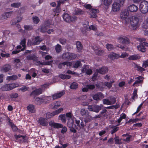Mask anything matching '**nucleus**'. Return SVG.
<instances>
[{"instance_id": "49530a36", "label": "nucleus", "mask_w": 148, "mask_h": 148, "mask_svg": "<svg viewBox=\"0 0 148 148\" xmlns=\"http://www.w3.org/2000/svg\"><path fill=\"white\" fill-rule=\"evenodd\" d=\"M55 48L56 51L57 53H59L61 51V46L59 44L55 46Z\"/></svg>"}, {"instance_id": "13d9d810", "label": "nucleus", "mask_w": 148, "mask_h": 148, "mask_svg": "<svg viewBox=\"0 0 148 148\" xmlns=\"http://www.w3.org/2000/svg\"><path fill=\"white\" fill-rule=\"evenodd\" d=\"M63 66L66 65L67 66H70L73 65V62H65L62 63Z\"/></svg>"}, {"instance_id": "39448f33", "label": "nucleus", "mask_w": 148, "mask_h": 148, "mask_svg": "<svg viewBox=\"0 0 148 148\" xmlns=\"http://www.w3.org/2000/svg\"><path fill=\"white\" fill-rule=\"evenodd\" d=\"M48 86V85L44 84L41 86V88L36 89L32 92L30 94L31 96L38 95L41 94L43 91Z\"/></svg>"}, {"instance_id": "a211bd4d", "label": "nucleus", "mask_w": 148, "mask_h": 148, "mask_svg": "<svg viewBox=\"0 0 148 148\" xmlns=\"http://www.w3.org/2000/svg\"><path fill=\"white\" fill-rule=\"evenodd\" d=\"M49 125L51 127L55 128H59L62 127L63 125L62 124L54 122L52 121L50 122L49 123Z\"/></svg>"}, {"instance_id": "f3484780", "label": "nucleus", "mask_w": 148, "mask_h": 148, "mask_svg": "<svg viewBox=\"0 0 148 148\" xmlns=\"http://www.w3.org/2000/svg\"><path fill=\"white\" fill-rule=\"evenodd\" d=\"M148 46V43L143 42L137 46V49L140 51L142 52H145L146 51V49L145 47V46Z\"/></svg>"}, {"instance_id": "f704fd0d", "label": "nucleus", "mask_w": 148, "mask_h": 148, "mask_svg": "<svg viewBox=\"0 0 148 148\" xmlns=\"http://www.w3.org/2000/svg\"><path fill=\"white\" fill-rule=\"evenodd\" d=\"M25 42L26 39L25 38H24L21 41L20 43V45H22V47H23V48H22L21 50V51H23L25 49Z\"/></svg>"}, {"instance_id": "1a4fd4ad", "label": "nucleus", "mask_w": 148, "mask_h": 148, "mask_svg": "<svg viewBox=\"0 0 148 148\" xmlns=\"http://www.w3.org/2000/svg\"><path fill=\"white\" fill-rule=\"evenodd\" d=\"M64 20L67 22H74L76 20L77 18L75 16L71 17L69 14L67 13H65L63 16Z\"/></svg>"}, {"instance_id": "423d86ee", "label": "nucleus", "mask_w": 148, "mask_h": 148, "mask_svg": "<svg viewBox=\"0 0 148 148\" xmlns=\"http://www.w3.org/2000/svg\"><path fill=\"white\" fill-rule=\"evenodd\" d=\"M108 71V68L106 67H103L99 69H97L96 70V72L92 77V80L94 81L97 78V73H99L101 74H104L106 73Z\"/></svg>"}, {"instance_id": "cd10ccee", "label": "nucleus", "mask_w": 148, "mask_h": 148, "mask_svg": "<svg viewBox=\"0 0 148 148\" xmlns=\"http://www.w3.org/2000/svg\"><path fill=\"white\" fill-rule=\"evenodd\" d=\"M103 106L102 104H101L100 106L94 105L93 111L96 113H98L101 109V107Z\"/></svg>"}, {"instance_id": "f8f14e48", "label": "nucleus", "mask_w": 148, "mask_h": 148, "mask_svg": "<svg viewBox=\"0 0 148 148\" xmlns=\"http://www.w3.org/2000/svg\"><path fill=\"white\" fill-rule=\"evenodd\" d=\"M122 6L120 4L114 1L112 6L111 12H116L120 10L121 7Z\"/></svg>"}, {"instance_id": "58836bf2", "label": "nucleus", "mask_w": 148, "mask_h": 148, "mask_svg": "<svg viewBox=\"0 0 148 148\" xmlns=\"http://www.w3.org/2000/svg\"><path fill=\"white\" fill-rule=\"evenodd\" d=\"M11 69V67L9 65H6L3 66L2 69V71L5 72H7Z\"/></svg>"}, {"instance_id": "72a5a7b5", "label": "nucleus", "mask_w": 148, "mask_h": 148, "mask_svg": "<svg viewBox=\"0 0 148 148\" xmlns=\"http://www.w3.org/2000/svg\"><path fill=\"white\" fill-rule=\"evenodd\" d=\"M26 58L28 60H34L36 59L37 57L34 55L30 54L28 55Z\"/></svg>"}, {"instance_id": "4c0bfd02", "label": "nucleus", "mask_w": 148, "mask_h": 148, "mask_svg": "<svg viewBox=\"0 0 148 148\" xmlns=\"http://www.w3.org/2000/svg\"><path fill=\"white\" fill-rule=\"evenodd\" d=\"M3 37L4 38V40H6V38L8 35L10 33V32L8 30H4L3 32Z\"/></svg>"}, {"instance_id": "6ab92c4d", "label": "nucleus", "mask_w": 148, "mask_h": 148, "mask_svg": "<svg viewBox=\"0 0 148 148\" xmlns=\"http://www.w3.org/2000/svg\"><path fill=\"white\" fill-rule=\"evenodd\" d=\"M27 110L30 112L35 113L36 112L35 106L33 104H30L28 105L27 107Z\"/></svg>"}, {"instance_id": "bb28decb", "label": "nucleus", "mask_w": 148, "mask_h": 148, "mask_svg": "<svg viewBox=\"0 0 148 148\" xmlns=\"http://www.w3.org/2000/svg\"><path fill=\"white\" fill-rule=\"evenodd\" d=\"M83 60H79L73 62V67L75 68H77L80 66H82L81 62L82 61H83Z\"/></svg>"}, {"instance_id": "b1692460", "label": "nucleus", "mask_w": 148, "mask_h": 148, "mask_svg": "<svg viewBox=\"0 0 148 148\" xmlns=\"http://www.w3.org/2000/svg\"><path fill=\"white\" fill-rule=\"evenodd\" d=\"M39 122L40 124L43 126L47 125L48 124L47 119L43 118H40L39 119Z\"/></svg>"}, {"instance_id": "e433bc0d", "label": "nucleus", "mask_w": 148, "mask_h": 148, "mask_svg": "<svg viewBox=\"0 0 148 148\" xmlns=\"http://www.w3.org/2000/svg\"><path fill=\"white\" fill-rule=\"evenodd\" d=\"M59 77L61 79H68L70 78L71 76L67 75H64V74H60L59 75Z\"/></svg>"}, {"instance_id": "de8ad7c7", "label": "nucleus", "mask_w": 148, "mask_h": 148, "mask_svg": "<svg viewBox=\"0 0 148 148\" xmlns=\"http://www.w3.org/2000/svg\"><path fill=\"white\" fill-rule=\"evenodd\" d=\"M21 5V3H14L11 4L10 5L11 7L18 8Z\"/></svg>"}, {"instance_id": "5701e85b", "label": "nucleus", "mask_w": 148, "mask_h": 148, "mask_svg": "<svg viewBox=\"0 0 148 148\" xmlns=\"http://www.w3.org/2000/svg\"><path fill=\"white\" fill-rule=\"evenodd\" d=\"M65 94L64 92L62 91L60 92H58L54 94L53 96V99L59 98L61 97Z\"/></svg>"}, {"instance_id": "dca6fc26", "label": "nucleus", "mask_w": 148, "mask_h": 148, "mask_svg": "<svg viewBox=\"0 0 148 148\" xmlns=\"http://www.w3.org/2000/svg\"><path fill=\"white\" fill-rule=\"evenodd\" d=\"M117 40L118 42L122 44H128L129 43V40L125 36H121L119 37L118 39Z\"/></svg>"}, {"instance_id": "bf43d9fd", "label": "nucleus", "mask_w": 148, "mask_h": 148, "mask_svg": "<svg viewBox=\"0 0 148 148\" xmlns=\"http://www.w3.org/2000/svg\"><path fill=\"white\" fill-rule=\"evenodd\" d=\"M54 114L53 112L52 113H50L49 112H47L46 114V116L47 118H50L53 116H54Z\"/></svg>"}, {"instance_id": "ea45409f", "label": "nucleus", "mask_w": 148, "mask_h": 148, "mask_svg": "<svg viewBox=\"0 0 148 148\" xmlns=\"http://www.w3.org/2000/svg\"><path fill=\"white\" fill-rule=\"evenodd\" d=\"M110 128L112 129L111 132L112 134L114 133L119 129V127L116 126H112L110 127Z\"/></svg>"}, {"instance_id": "a18cd8bd", "label": "nucleus", "mask_w": 148, "mask_h": 148, "mask_svg": "<svg viewBox=\"0 0 148 148\" xmlns=\"http://www.w3.org/2000/svg\"><path fill=\"white\" fill-rule=\"evenodd\" d=\"M12 13V12H8L4 13V14H3L2 15V16H3V18H6L9 17L10 16H11Z\"/></svg>"}, {"instance_id": "aec40b11", "label": "nucleus", "mask_w": 148, "mask_h": 148, "mask_svg": "<svg viewBox=\"0 0 148 148\" xmlns=\"http://www.w3.org/2000/svg\"><path fill=\"white\" fill-rule=\"evenodd\" d=\"M82 73H85L89 75L91 74L92 73L91 70L89 69L87 66L82 69Z\"/></svg>"}, {"instance_id": "0e129e2a", "label": "nucleus", "mask_w": 148, "mask_h": 148, "mask_svg": "<svg viewBox=\"0 0 148 148\" xmlns=\"http://www.w3.org/2000/svg\"><path fill=\"white\" fill-rule=\"evenodd\" d=\"M103 86H107L108 88H110L112 86L111 83L110 82H105L103 83Z\"/></svg>"}, {"instance_id": "a19ab883", "label": "nucleus", "mask_w": 148, "mask_h": 148, "mask_svg": "<svg viewBox=\"0 0 148 148\" xmlns=\"http://www.w3.org/2000/svg\"><path fill=\"white\" fill-rule=\"evenodd\" d=\"M17 78V76L16 75H14L11 76H8L6 78V79L9 80H16Z\"/></svg>"}, {"instance_id": "c9c22d12", "label": "nucleus", "mask_w": 148, "mask_h": 148, "mask_svg": "<svg viewBox=\"0 0 148 148\" xmlns=\"http://www.w3.org/2000/svg\"><path fill=\"white\" fill-rule=\"evenodd\" d=\"M103 5L106 6H108L112 3V0H102Z\"/></svg>"}, {"instance_id": "864d4df0", "label": "nucleus", "mask_w": 148, "mask_h": 148, "mask_svg": "<svg viewBox=\"0 0 148 148\" xmlns=\"http://www.w3.org/2000/svg\"><path fill=\"white\" fill-rule=\"evenodd\" d=\"M110 100L111 105L114 104L116 101V98L112 96H111L110 97Z\"/></svg>"}, {"instance_id": "e2e57ef3", "label": "nucleus", "mask_w": 148, "mask_h": 148, "mask_svg": "<svg viewBox=\"0 0 148 148\" xmlns=\"http://www.w3.org/2000/svg\"><path fill=\"white\" fill-rule=\"evenodd\" d=\"M88 29V31L92 29L95 31L97 29V26L95 25H91L89 27Z\"/></svg>"}, {"instance_id": "37998d69", "label": "nucleus", "mask_w": 148, "mask_h": 148, "mask_svg": "<svg viewBox=\"0 0 148 148\" xmlns=\"http://www.w3.org/2000/svg\"><path fill=\"white\" fill-rule=\"evenodd\" d=\"M142 26L144 28H148V18L144 21L142 25Z\"/></svg>"}, {"instance_id": "4be33fe9", "label": "nucleus", "mask_w": 148, "mask_h": 148, "mask_svg": "<svg viewBox=\"0 0 148 148\" xmlns=\"http://www.w3.org/2000/svg\"><path fill=\"white\" fill-rule=\"evenodd\" d=\"M45 97H42V96L41 97H38L36 98L35 100V103L37 105H40L42 103H44L43 99Z\"/></svg>"}, {"instance_id": "09e8293b", "label": "nucleus", "mask_w": 148, "mask_h": 148, "mask_svg": "<svg viewBox=\"0 0 148 148\" xmlns=\"http://www.w3.org/2000/svg\"><path fill=\"white\" fill-rule=\"evenodd\" d=\"M62 104V103L60 101H57L55 103L53 108L56 109L60 107Z\"/></svg>"}, {"instance_id": "20e7f679", "label": "nucleus", "mask_w": 148, "mask_h": 148, "mask_svg": "<svg viewBox=\"0 0 148 148\" xmlns=\"http://www.w3.org/2000/svg\"><path fill=\"white\" fill-rule=\"evenodd\" d=\"M140 9L141 12L145 14L148 12V2L144 1H142L140 5Z\"/></svg>"}, {"instance_id": "f257e3e1", "label": "nucleus", "mask_w": 148, "mask_h": 148, "mask_svg": "<svg viewBox=\"0 0 148 148\" xmlns=\"http://www.w3.org/2000/svg\"><path fill=\"white\" fill-rule=\"evenodd\" d=\"M128 21L125 24L127 26L130 25L133 29L136 30L139 27L140 24L139 19L136 16H131Z\"/></svg>"}, {"instance_id": "7ed1b4c3", "label": "nucleus", "mask_w": 148, "mask_h": 148, "mask_svg": "<svg viewBox=\"0 0 148 148\" xmlns=\"http://www.w3.org/2000/svg\"><path fill=\"white\" fill-rule=\"evenodd\" d=\"M77 56L75 54L69 52L64 53L62 56V58L63 59L69 60L74 59Z\"/></svg>"}, {"instance_id": "680f3d73", "label": "nucleus", "mask_w": 148, "mask_h": 148, "mask_svg": "<svg viewBox=\"0 0 148 148\" xmlns=\"http://www.w3.org/2000/svg\"><path fill=\"white\" fill-rule=\"evenodd\" d=\"M125 1V0H115V2L120 4L121 5L123 6Z\"/></svg>"}, {"instance_id": "603ef678", "label": "nucleus", "mask_w": 148, "mask_h": 148, "mask_svg": "<svg viewBox=\"0 0 148 148\" xmlns=\"http://www.w3.org/2000/svg\"><path fill=\"white\" fill-rule=\"evenodd\" d=\"M78 84L75 82H73L70 85V88H71L73 89H76L78 87Z\"/></svg>"}, {"instance_id": "052dcab7", "label": "nucleus", "mask_w": 148, "mask_h": 148, "mask_svg": "<svg viewBox=\"0 0 148 148\" xmlns=\"http://www.w3.org/2000/svg\"><path fill=\"white\" fill-rule=\"evenodd\" d=\"M106 48L108 51H111L114 49L113 46L111 44H107L106 45Z\"/></svg>"}, {"instance_id": "7c9ffc66", "label": "nucleus", "mask_w": 148, "mask_h": 148, "mask_svg": "<svg viewBox=\"0 0 148 148\" xmlns=\"http://www.w3.org/2000/svg\"><path fill=\"white\" fill-rule=\"evenodd\" d=\"M108 57L112 59L119 58V55L115 53L112 52L110 54Z\"/></svg>"}, {"instance_id": "412c9836", "label": "nucleus", "mask_w": 148, "mask_h": 148, "mask_svg": "<svg viewBox=\"0 0 148 148\" xmlns=\"http://www.w3.org/2000/svg\"><path fill=\"white\" fill-rule=\"evenodd\" d=\"M104 97L103 95L101 92H99L94 95L93 97L95 100H98L100 99H102Z\"/></svg>"}, {"instance_id": "69168bd1", "label": "nucleus", "mask_w": 148, "mask_h": 148, "mask_svg": "<svg viewBox=\"0 0 148 148\" xmlns=\"http://www.w3.org/2000/svg\"><path fill=\"white\" fill-rule=\"evenodd\" d=\"M96 86L99 88H103V83L102 82H99L96 84Z\"/></svg>"}, {"instance_id": "4d7b16f0", "label": "nucleus", "mask_w": 148, "mask_h": 148, "mask_svg": "<svg viewBox=\"0 0 148 148\" xmlns=\"http://www.w3.org/2000/svg\"><path fill=\"white\" fill-rule=\"evenodd\" d=\"M14 137L16 139H18L21 138V139H20L19 140H21L22 139L23 140L25 138V136H23L20 135H14Z\"/></svg>"}, {"instance_id": "5fc2aeb1", "label": "nucleus", "mask_w": 148, "mask_h": 148, "mask_svg": "<svg viewBox=\"0 0 148 148\" xmlns=\"http://www.w3.org/2000/svg\"><path fill=\"white\" fill-rule=\"evenodd\" d=\"M87 97L86 95H82L77 98V99L79 100L83 101L86 99Z\"/></svg>"}, {"instance_id": "0eeeda50", "label": "nucleus", "mask_w": 148, "mask_h": 148, "mask_svg": "<svg viewBox=\"0 0 148 148\" xmlns=\"http://www.w3.org/2000/svg\"><path fill=\"white\" fill-rule=\"evenodd\" d=\"M18 86V84L14 83L6 84L1 87V89L2 90L4 91L10 90Z\"/></svg>"}, {"instance_id": "9d476101", "label": "nucleus", "mask_w": 148, "mask_h": 148, "mask_svg": "<svg viewBox=\"0 0 148 148\" xmlns=\"http://www.w3.org/2000/svg\"><path fill=\"white\" fill-rule=\"evenodd\" d=\"M66 117L68 118V120L67 124L70 127L71 126L72 124L74 123L75 118L73 115L72 114L71 112L66 113Z\"/></svg>"}, {"instance_id": "c03bdc74", "label": "nucleus", "mask_w": 148, "mask_h": 148, "mask_svg": "<svg viewBox=\"0 0 148 148\" xmlns=\"http://www.w3.org/2000/svg\"><path fill=\"white\" fill-rule=\"evenodd\" d=\"M126 117V115L125 114L123 113L120 115L119 118L117 120V122L119 123L123 119H124Z\"/></svg>"}, {"instance_id": "8fccbe9b", "label": "nucleus", "mask_w": 148, "mask_h": 148, "mask_svg": "<svg viewBox=\"0 0 148 148\" xmlns=\"http://www.w3.org/2000/svg\"><path fill=\"white\" fill-rule=\"evenodd\" d=\"M137 90L136 89H134L133 93V96L132 97V98L134 99H136L137 97Z\"/></svg>"}, {"instance_id": "c756f323", "label": "nucleus", "mask_w": 148, "mask_h": 148, "mask_svg": "<svg viewBox=\"0 0 148 148\" xmlns=\"http://www.w3.org/2000/svg\"><path fill=\"white\" fill-rule=\"evenodd\" d=\"M140 58V56L138 54L130 56L128 58V59L130 60L139 59Z\"/></svg>"}, {"instance_id": "79ce46f5", "label": "nucleus", "mask_w": 148, "mask_h": 148, "mask_svg": "<svg viewBox=\"0 0 148 148\" xmlns=\"http://www.w3.org/2000/svg\"><path fill=\"white\" fill-rule=\"evenodd\" d=\"M64 1H59L58 2V4L56 7V12H60V5L61 4H63L64 3Z\"/></svg>"}, {"instance_id": "393cba45", "label": "nucleus", "mask_w": 148, "mask_h": 148, "mask_svg": "<svg viewBox=\"0 0 148 148\" xmlns=\"http://www.w3.org/2000/svg\"><path fill=\"white\" fill-rule=\"evenodd\" d=\"M38 73V71L33 68L31 69L29 71V74L33 77H35L36 76Z\"/></svg>"}, {"instance_id": "473e14b6", "label": "nucleus", "mask_w": 148, "mask_h": 148, "mask_svg": "<svg viewBox=\"0 0 148 148\" xmlns=\"http://www.w3.org/2000/svg\"><path fill=\"white\" fill-rule=\"evenodd\" d=\"M84 13V12L79 9L77 8L75 10V15H82Z\"/></svg>"}, {"instance_id": "774afa93", "label": "nucleus", "mask_w": 148, "mask_h": 148, "mask_svg": "<svg viewBox=\"0 0 148 148\" xmlns=\"http://www.w3.org/2000/svg\"><path fill=\"white\" fill-rule=\"evenodd\" d=\"M59 41L61 44L62 45H65L66 43V40L64 38H61L59 39Z\"/></svg>"}, {"instance_id": "2f4dec72", "label": "nucleus", "mask_w": 148, "mask_h": 148, "mask_svg": "<svg viewBox=\"0 0 148 148\" xmlns=\"http://www.w3.org/2000/svg\"><path fill=\"white\" fill-rule=\"evenodd\" d=\"M49 25L50 24H47V25L45 24V25H42L41 27L40 31L42 32H46L47 28L49 27Z\"/></svg>"}, {"instance_id": "4468645a", "label": "nucleus", "mask_w": 148, "mask_h": 148, "mask_svg": "<svg viewBox=\"0 0 148 148\" xmlns=\"http://www.w3.org/2000/svg\"><path fill=\"white\" fill-rule=\"evenodd\" d=\"M127 9L129 12L135 13L138 10V7L135 4H131L127 6Z\"/></svg>"}, {"instance_id": "2eb2a0df", "label": "nucleus", "mask_w": 148, "mask_h": 148, "mask_svg": "<svg viewBox=\"0 0 148 148\" xmlns=\"http://www.w3.org/2000/svg\"><path fill=\"white\" fill-rule=\"evenodd\" d=\"M99 11L97 9L92 8L89 11L88 13L90 18H95L97 16V14L98 13Z\"/></svg>"}, {"instance_id": "6e6552de", "label": "nucleus", "mask_w": 148, "mask_h": 148, "mask_svg": "<svg viewBox=\"0 0 148 148\" xmlns=\"http://www.w3.org/2000/svg\"><path fill=\"white\" fill-rule=\"evenodd\" d=\"M80 112L82 115L86 117L85 119L86 122H88L92 119V117L89 115V112L87 110L83 108L81 110Z\"/></svg>"}, {"instance_id": "c85d7f7f", "label": "nucleus", "mask_w": 148, "mask_h": 148, "mask_svg": "<svg viewBox=\"0 0 148 148\" xmlns=\"http://www.w3.org/2000/svg\"><path fill=\"white\" fill-rule=\"evenodd\" d=\"M8 122L9 123L10 126L11 127L12 129V130L13 131H16L18 130V128L15 126L14 123H12L11 121L10 120V118H8Z\"/></svg>"}, {"instance_id": "6e6d98bb", "label": "nucleus", "mask_w": 148, "mask_h": 148, "mask_svg": "<svg viewBox=\"0 0 148 148\" xmlns=\"http://www.w3.org/2000/svg\"><path fill=\"white\" fill-rule=\"evenodd\" d=\"M103 103L104 104H106L108 105H111L110 102V100L108 99H103Z\"/></svg>"}, {"instance_id": "9b49d317", "label": "nucleus", "mask_w": 148, "mask_h": 148, "mask_svg": "<svg viewBox=\"0 0 148 148\" xmlns=\"http://www.w3.org/2000/svg\"><path fill=\"white\" fill-rule=\"evenodd\" d=\"M92 48L94 50L95 53L97 55L101 56L104 53V51L101 50L99 46L97 45H93V46L92 47Z\"/></svg>"}, {"instance_id": "f03ea898", "label": "nucleus", "mask_w": 148, "mask_h": 148, "mask_svg": "<svg viewBox=\"0 0 148 148\" xmlns=\"http://www.w3.org/2000/svg\"><path fill=\"white\" fill-rule=\"evenodd\" d=\"M129 14L127 9L123 10L120 13V17L121 19L124 20L125 24L129 22L128 20L131 16H130Z\"/></svg>"}, {"instance_id": "3c124183", "label": "nucleus", "mask_w": 148, "mask_h": 148, "mask_svg": "<svg viewBox=\"0 0 148 148\" xmlns=\"http://www.w3.org/2000/svg\"><path fill=\"white\" fill-rule=\"evenodd\" d=\"M32 19L34 23L36 24H37L40 21L39 18L36 16H34Z\"/></svg>"}, {"instance_id": "ddd939ff", "label": "nucleus", "mask_w": 148, "mask_h": 148, "mask_svg": "<svg viewBox=\"0 0 148 148\" xmlns=\"http://www.w3.org/2000/svg\"><path fill=\"white\" fill-rule=\"evenodd\" d=\"M42 40V39L39 37L38 36L32 39V41H31L30 40H29L28 44H29L30 45H36L39 44Z\"/></svg>"}, {"instance_id": "338daca9", "label": "nucleus", "mask_w": 148, "mask_h": 148, "mask_svg": "<svg viewBox=\"0 0 148 148\" xmlns=\"http://www.w3.org/2000/svg\"><path fill=\"white\" fill-rule=\"evenodd\" d=\"M29 88L28 87H27L25 86H23L22 88L18 89V91H21L23 92H24L27 90Z\"/></svg>"}, {"instance_id": "a878e982", "label": "nucleus", "mask_w": 148, "mask_h": 148, "mask_svg": "<svg viewBox=\"0 0 148 148\" xmlns=\"http://www.w3.org/2000/svg\"><path fill=\"white\" fill-rule=\"evenodd\" d=\"M76 44L77 51L79 52H81L83 48L81 43L79 41H77L76 42Z\"/></svg>"}]
</instances>
